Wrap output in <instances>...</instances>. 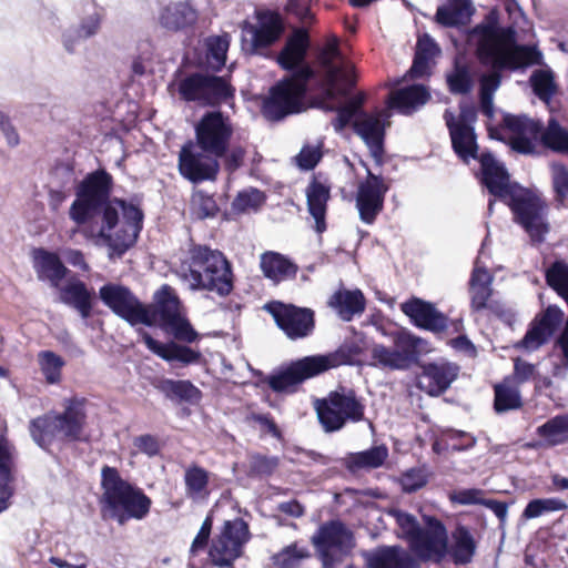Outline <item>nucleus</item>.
Here are the masks:
<instances>
[{"label":"nucleus","mask_w":568,"mask_h":568,"mask_svg":"<svg viewBox=\"0 0 568 568\" xmlns=\"http://www.w3.org/2000/svg\"><path fill=\"white\" fill-rule=\"evenodd\" d=\"M113 178L105 169L88 173L75 187L69 216L78 225L104 220L106 226H118V197H112Z\"/></svg>","instance_id":"4"},{"label":"nucleus","mask_w":568,"mask_h":568,"mask_svg":"<svg viewBox=\"0 0 568 568\" xmlns=\"http://www.w3.org/2000/svg\"><path fill=\"white\" fill-rule=\"evenodd\" d=\"M546 281L565 301L568 302V264L554 262L546 272Z\"/></svg>","instance_id":"50"},{"label":"nucleus","mask_w":568,"mask_h":568,"mask_svg":"<svg viewBox=\"0 0 568 568\" xmlns=\"http://www.w3.org/2000/svg\"><path fill=\"white\" fill-rule=\"evenodd\" d=\"M449 500L459 505H484L497 516V499L484 498V491L476 488L457 489L449 494Z\"/></svg>","instance_id":"49"},{"label":"nucleus","mask_w":568,"mask_h":568,"mask_svg":"<svg viewBox=\"0 0 568 568\" xmlns=\"http://www.w3.org/2000/svg\"><path fill=\"white\" fill-rule=\"evenodd\" d=\"M329 305L341 320L349 322L365 311L366 300L361 290H339L331 297Z\"/></svg>","instance_id":"38"},{"label":"nucleus","mask_w":568,"mask_h":568,"mask_svg":"<svg viewBox=\"0 0 568 568\" xmlns=\"http://www.w3.org/2000/svg\"><path fill=\"white\" fill-rule=\"evenodd\" d=\"M444 119L456 155L466 164L470 159L479 161L480 168L476 176L490 194L487 212L488 215H491L497 201V159L491 152H483L478 155L477 138L473 125L456 123V118L449 110L445 111Z\"/></svg>","instance_id":"10"},{"label":"nucleus","mask_w":568,"mask_h":568,"mask_svg":"<svg viewBox=\"0 0 568 568\" xmlns=\"http://www.w3.org/2000/svg\"><path fill=\"white\" fill-rule=\"evenodd\" d=\"M452 545L448 555L456 565H466L471 561L476 544L470 530L464 525H457L452 534Z\"/></svg>","instance_id":"42"},{"label":"nucleus","mask_w":568,"mask_h":568,"mask_svg":"<svg viewBox=\"0 0 568 568\" xmlns=\"http://www.w3.org/2000/svg\"><path fill=\"white\" fill-rule=\"evenodd\" d=\"M84 398L71 397L63 402V410L49 412L29 422V434L34 444L47 453L60 440L77 443L83 440L87 424Z\"/></svg>","instance_id":"7"},{"label":"nucleus","mask_w":568,"mask_h":568,"mask_svg":"<svg viewBox=\"0 0 568 568\" xmlns=\"http://www.w3.org/2000/svg\"><path fill=\"white\" fill-rule=\"evenodd\" d=\"M388 457V448L385 445L372 446L371 448L357 453H348L342 459L345 468L355 474L362 469H375L381 467Z\"/></svg>","instance_id":"40"},{"label":"nucleus","mask_w":568,"mask_h":568,"mask_svg":"<svg viewBox=\"0 0 568 568\" xmlns=\"http://www.w3.org/2000/svg\"><path fill=\"white\" fill-rule=\"evenodd\" d=\"M400 311L417 328L434 334H440L448 328V317L437 310L432 302L413 296L400 304Z\"/></svg>","instance_id":"25"},{"label":"nucleus","mask_w":568,"mask_h":568,"mask_svg":"<svg viewBox=\"0 0 568 568\" xmlns=\"http://www.w3.org/2000/svg\"><path fill=\"white\" fill-rule=\"evenodd\" d=\"M178 274L193 292L206 291L226 297L234 288L232 263L223 252L206 244L190 242Z\"/></svg>","instance_id":"3"},{"label":"nucleus","mask_w":568,"mask_h":568,"mask_svg":"<svg viewBox=\"0 0 568 568\" xmlns=\"http://www.w3.org/2000/svg\"><path fill=\"white\" fill-rule=\"evenodd\" d=\"M42 374L49 384H55L61 378V368L64 361L52 351H42L39 354Z\"/></svg>","instance_id":"53"},{"label":"nucleus","mask_w":568,"mask_h":568,"mask_svg":"<svg viewBox=\"0 0 568 568\" xmlns=\"http://www.w3.org/2000/svg\"><path fill=\"white\" fill-rule=\"evenodd\" d=\"M361 348L355 344H344L336 351L326 354H316V358H320L322 363L323 373L331 368L338 367L341 365L352 364L353 359L359 354Z\"/></svg>","instance_id":"48"},{"label":"nucleus","mask_w":568,"mask_h":568,"mask_svg":"<svg viewBox=\"0 0 568 568\" xmlns=\"http://www.w3.org/2000/svg\"><path fill=\"white\" fill-rule=\"evenodd\" d=\"M248 525L242 518L226 520L221 534L213 540L209 557L219 568H234L233 562L243 554V546L250 540Z\"/></svg>","instance_id":"17"},{"label":"nucleus","mask_w":568,"mask_h":568,"mask_svg":"<svg viewBox=\"0 0 568 568\" xmlns=\"http://www.w3.org/2000/svg\"><path fill=\"white\" fill-rule=\"evenodd\" d=\"M366 179L359 182L356 192V209L362 222L373 224L383 211L385 195L389 186L379 174L373 173L366 165Z\"/></svg>","instance_id":"24"},{"label":"nucleus","mask_w":568,"mask_h":568,"mask_svg":"<svg viewBox=\"0 0 568 568\" xmlns=\"http://www.w3.org/2000/svg\"><path fill=\"white\" fill-rule=\"evenodd\" d=\"M101 488L100 504L104 518L123 526L131 519L142 520L149 515L151 498L141 488L123 479L115 467H102Z\"/></svg>","instance_id":"6"},{"label":"nucleus","mask_w":568,"mask_h":568,"mask_svg":"<svg viewBox=\"0 0 568 568\" xmlns=\"http://www.w3.org/2000/svg\"><path fill=\"white\" fill-rule=\"evenodd\" d=\"M519 385L514 378H504L499 384V413L509 409H517L521 406Z\"/></svg>","instance_id":"52"},{"label":"nucleus","mask_w":568,"mask_h":568,"mask_svg":"<svg viewBox=\"0 0 568 568\" xmlns=\"http://www.w3.org/2000/svg\"><path fill=\"white\" fill-rule=\"evenodd\" d=\"M260 267L263 275L274 283L295 278L298 266L287 256L267 251L261 255Z\"/></svg>","instance_id":"34"},{"label":"nucleus","mask_w":568,"mask_h":568,"mask_svg":"<svg viewBox=\"0 0 568 568\" xmlns=\"http://www.w3.org/2000/svg\"><path fill=\"white\" fill-rule=\"evenodd\" d=\"M315 408L318 422L327 433L342 429L347 422L363 420L365 413V405L355 390L343 386L317 399Z\"/></svg>","instance_id":"11"},{"label":"nucleus","mask_w":568,"mask_h":568,"mask_svg":"<svg viewBox=\"0 0 568 568\" xmlns=\"http://www.w3.org/2000/svg\"><path fill=\"white\" fill-rule=\"evenodd\" d=\"M179 94L186 102L215 108L234 98L235 89L225 77L195 71L179 83Z\"/></svg>","instance_id":"12"},{"label":"nucleus","mask_w":568,"mask_h":568,"mask_svg":"<svg viewBox=\"0 0 568 568\" xmlns=\"http://www.w3.org/2000/svg\"><path fill=\"white\" fill-rule=\"evenodd\" d=\"M34 268L38 278L48 280L53 287H58L69 272L58 254L44 248L34 250Z\"/></svg>","instance_id":"35"},{"label":"nucleus","mask_w":568,"mask_h":568,"mask_svg":"<svg viewBox=\"0 0 568 568\" xmlns=\"http://www.w3.org/2000/svg\"><path fill=\"white\" fill-rule=\"evenodd\" d=\"M194 205L196 206V215L201 220L214 217L220 211L213 196L203 192L196 194Z\"/></svg>","instance_id":"63"},{"label":"nucleus","mask_w":568,"mask_h":568,"mask_svg":"<svg viewBox=\"0 0 568 568\" xmlns=\"http://www.w3.org/2000/svg\"><path fill=\"white\" fill-rule=\"evenodd\" d=\"M392 342L393 348L383 344L373 345L371 351L374 359L373 366L390 371H407L413 365L418 364L423 346L427 344L425 339L407 329L393 333Z\"/></svg>","instance_id":"13"},{"label":"nucleus","mask_w":568,"mask_h":568,"mask_svg":"<svg viewBox=\"0 0 568 568\" xmlns=\"http://www.w3.org/2000/svg\"><path fill=\"white\" fill-rule=\"evenodd\" d=\"M493 275L485 267L476 265L469 280L470 306L475 312L489 307L488 300L493 294Z\"/></svg>","instance_id":"41"},{"label":"nucleus","mask_w":568,"mask_h":568,"mask_svg":"<svg viewBox=\"0 0 568 568\" xmlns=\"http://www.w3.org/2000/svg\"><path fill=\"white\" fill-rule=\"evenodd\" d=\"M323 364L324 362L322 363L320 358H316V355L304 356L264 376L263 382L274 393L293 394L302 383L323 374Z\"/></svg>","instance_id":"19"},{"label":"nucleus","mask_w":568,"mask_h":568,"mask_svg":"<svg viewBox=\"0 0 568 568\" xmlns=\"http://www.w3.org/2000/svg\"><path fill=\"white\" fill-rule=\"evenodd\" d=\"M139 333L148 349L168 363L179 362L182 365H190L197 363L201 358L199 351L186 345L176 342L161 343L143 329H140Z\"/></svg>","instance_id":"29"},{"label":"nucleus","mask_w":568,"mask_h":568,"mask_svg":"<svg viewBox=\"0 0 568 568\" xmlns=\"http://www.w3.org/2000/svg\"><path fill=\"white\" fill-rule=\"evenodd\" d=\"M229 44L227 36L206 39L205 64L209 69L217 72L225 65Z\"/></svg>","instance_id":"46"},{"label":"nucleus","mask_w":568,"mask_h":568,"mask_svg":"<svg viewBox=\"0 0 568 568\" xmlns=\"http://www.w3.org/2000/svg\"><path fill=\"white\" fill-rule=\"evenodd\" d=\"M121 204L116 207L118 222L120 221V211L123 215L122 225L133 229V232L140 234L143 227L144 213L139 205L126 202L125 200L119 199Z\"/></svg>","instance_id":"55"},{"label":"nucleus","mask_w":568,"mask_h":568,"mask_svg":"<svg viewBox=\"0 0 568 568\" xmlns=\"http://www.w3.org/2000/svg\"><path fill=\"white\" fill-rule=\"evenodd\" d=\"M156 388L170 400L178 403H195L201 398L200 389L186 379L160 381Z\"/></svg>","instance_id":"43"},{"label":"nucleus","mask_w":568,"mask_h":568,"mask_svg":"<svg viewBox=\"0 0 568 568\" xmlns=\"http://www.w3.org/2000/svg\"><path fill=\"white\" fill-rule=\"evenodd\" d=\"M444 436L449 440L453 452L467 450L476 444L475 437L463 430L449 428L444 432Z\"/></svg>","instance_id":"60"},{"label":"nucleus","mask_w":568,"mask_h":568,"mask_svg":"<svg viewBox=\"0 0 568 568\" xmlns=\"http://www.w3.org/2000/svg\"><path fill=\"white\" fill-rule=\"evenodd\" d=\"M388 514L395 519L397 526L402 529V537L409 544L422 527L417 518L414 515L397 508L390 509Z\"/></svg>","instance_id":"57"},{"label":"nucleus","mask_w":568,"mask_h":568,"mask_svg":"<svg viewBox=\"0 0 568 568\" xmlns=\"http://www.w3.org/2000/svg\"><path fill=\"white\" fill-rule=\"evenodd\" d=\"M425 528L409 542V549L422 561L442 562L448 555V535L445 525L433 516H425Z\"/></svg>","instance_id":"21"},{"label":"nucleus","mask_w":568,"mask_h":568,"mask_svg":"<svg viewBox=\"0 0 568 568\" xmlns=\"http://www.w3.org/2000/svg\"><path fill=\"white\" fill-rule=\"evenodd\" d=\"M162 329L172 335L176 341L184 343H193L199 337L197 332L193 328L189 320L183 316H180L176 321L168 324Z\"/></svg>","instance_id":"58"},{"label":"nucleus","mask_w":568,"mask_h":568,"mask_svg":"<svg viewBox=\"0 0 568 568\" xmlns=\"http://www.w3.org/2000/svg\"><path fill=\"white\" fill-rule=\"evenodd\" d=\"M551 173L557 196L561 201L568 200V169L561 163H554Z\"/></svg>","instance_id":"61"},{"label":"nucleus","mask_w":568,"mask_h":568,"mask_svg":"<svg viewBox=\"0 0 568 568\" xmlns=\"http://www.w3.org/2000/svg\"><path fill=\"white\" fill-rule=\"evenodd\" d=\"M197 19L196 10L186 1L171 2L163 7L159 13V22L168 31H180Z\"/></svg>","instance_id":"33"},{"label":"nucleus","mask_w":568,"mask_h":568,"mask_svg":"<svg viewBox=\"0 0 568 568\" xmlns=\"http://www.w3.org/2000/svg\"><path fill=\"white\" fill-rule=\"evenodd\" d=\"M263 308L291 341L307 338L315 329V312L310 307H302L282 301H271Z\"/></svg>","instance_id":"16"},{"label":"nucleus","mask_w":568,"mask_h":568,"mask_svg":"<svg viewBox=\"0 0 568 568\" xmlns=\"http://www.w3.org/2000/svg\"><path fill=\"white\" fill-rule=\"evenodd\" d=\"M155 308L151 311L154 316V325L158 323L161 328L176 321L181 315L180 300L174 290L169 285H163L154 296Z\"/></svg>","instance_id":"36"},{"label":"nucleus","mask_w":568,"mask_h":568,"mask_svg":"<svg viewBox=\"0 0 568 568\" xmlns=\"http://www.w3.org/2000/svg\"><path fill=\"white\" fill-rule=\"evenodd\" d=\"M474 12L471 0H448L437 8L435 20L446 28L466 26Z\"/></svg>","instance_id":"37"},{"label":"nucleus","mask_w":568,"mask_h":568,"mask_svg":"<svg viewBox=\"0 0 568 568\" xmlns=\"http://www.w3.org/2000/svg\"><path fill=\"white\" fill-rule=\"evenodd\" d=\"M210 473L201 466L192 465L184 473L186 496L192 499L205 498L209 495L207 486Z\"/></svg>","instance_id":"44"},{"label":"nucleus","mask_w":568,"mask_h":568,"mask_svg":"<svg viewBox=\"0 0 568 568\" xmlns=\"http://www.w3.org/2000/svg\"><path fill=\"white\" fill-rule=\"evenodd\" d=\"M98 224L100 225L98 236L102 239L109 247L110 260L121 258L123 254L136 243L139 234L133 232V229L121 224L112 234L111 231L116 226H106L104 220L99 221Z\"/></svg>","instance_id":"31"},{"label":"nucleus","mask_w":568,"mask_h":568,"mask_svg":"<svg viewBox=\"0 0 568 568\" xmlns=\"http://www.w3.org/2000/svg\"><path fill=\"white\" fill-rule=\"evenodd\" d=\"M499 201L505 202L515 215V220L524 227L530 240L541 243L549 232L547 206L528 189H524L510 176L499 163Z\"/></svg>","instance_id":"8"},{"label":"nucleus","mask_w":568,"mask_h":568,"mask_svg":"<svg viewBox=\"0 0 568 568\" xmlns=\"http://www.w3.org/2000/svg\"><path fill=\"white\" fill-rule=\"evenodd\" d=\"M566 508L567 504L559 498L534 499L526 506L523 517L525 519H534L545 514L564 510Z\"/></svg>","instance_id":"51"},{"label":"nucleus","mask_w":568,"mask_h":568,"mask_svg":"<svg viewBox=\"0 0 568 568\" xmlns=\"http://www.w3.org/2000/svg\"><path fill=\"white\" fill-rule=\"evenodd\" d=\"M539 436L551 445H559L568 442V413L558 415L537 428Z\"/></svg>","instance_id":"47"},{"label":"nucleus","mask_w":568,"mask_h":568,"mask_svg":"<svg viewBox=\"0 0 568 568\" xmlns=\"http://www.w3.org/2000/svg\"><path fill=\"white\" fill-rule=\"evenodd\" d=\"M234 133L232 121L221 110L206 111L194 125L197 149L222 156L231 143Z\"/></svg>","instance_id":"15"},{"label":"nucleus","mask_w":568,"mask_h":568,"mask_svg":"<svg viewBox=\"0 0 568 568\" xmlns=\"http://www.w3.org/2000/svg\"><path fill=\"white\" fill-rule=\"evenodd\" d=\"M420 368L418 386L433 397L444 394L458 377L460 369L457 364L447 361L424 363Z\"/></svg>","instance_id":"26"},{"label":"nucleus","mask_w":568,"mask_h":568,"mask_svg":"<svg viewBox=\"0 0 568 568\" xmlns=\"http://www.w3.org/2000/svg\"><path fill=\"white\" fill-rule=\"evenodd\" d=\"M446 82L449 92L453 94L465 95L471 92L474 79L469 67L456 60L452 72L446 74Z\"/></svg>","instance_id":"45"},{"label":"nucleus","mask_w":568,"mask_h":568,"mask_svg":"<svg viewBox=\"0 0 568 568\" xmlns=\"http://www.w3.org/2000/svg\"><path fill=\"white\" fill-rule=\"evenodd\" d=\"M265 202V195L257 189L243 191L233 201V209L237 212H246L250 209L257 210Z\"/></svg>","instance_id":"59"},{"label":"nucleus","mask_w":568,"mask_h":568,"mask_svg":"<svg viewBox=\"0 0 568 568\" xmlns=\"http://www.w3.org/2000/svg\"><path fill=\"white\" fill-rule=\"evenodd\" d=\"M499 141L525 155L538 154L539 142L554 152L568 154V130L555 118H550L544 129L540 121L505 114L503 125L499 124Z\"/></svg>","instance_id":"5"},{"label":"nucleus","mask_w":568,"mask_h":568,"mask_svg":"<svg viewBox=\"0 0 568 568\" xmlns=\"http://www.w3.org/2000/svg\"><path fill=\"white\" fill-rule=\"evenodd\" d=\"M310 557L308 550L291 544L273 556V562L278 568H296L302 559Z\"/></svg>","instance_id":"54"},{"label":"nucleus","mask_w":568,"mask_h":568,"mask_svg":"<svg viewBox=\"0 0 568 568\" xmlns=\"http://www.w3.org/2000/svg\"><path fill=\"white\" fill-rule=\"evenodd\" d=\"M564 321V312L556 305H549L536 316L519 346L528 352L546 344Z\"/></svg>","instance_id":"27"},{"label":"nucleus","mask_w":568,"mask_h":568,"mask_svg":"<svg viewBox=\"0 0 568 568\" xmlns=\"http://www.w3.org/2000/svg\"><path fill=\"white\" fill-rule=\"evenodd\" d=\"M429 99L428 89L423 84L414 83L393 91L387 100V106L403 115H410Z\"/></svg>","instance_id":"30"},{"label":"nucleus","mask_w":568,"mask_h":568,"mask_svg":"<svg viewBox=\"0 0 568 568\" xmlns=\"http://www.w3.org/2000/svg\"><path fill=\"white\" fill-rule=\"evenodd\" d=\"M367 568H420L419 561L402 546H379L364 555Z\"/></svg>","instance_id":"28"},{"label":"nucleus","mask_w":568,"mask_h":568,"mask_svg":"<svg viewBox=\"0 0 568 568\" xmlns=\"http://www.w3.org/2000/svg\"><path fill=\"white\" fill-rule=\"evenodd\" d=\"M310 43L307 29L294 28L278 52L276 62L288 75L271 87L263 100L261 112L266 120L278 122L305 111L306 97L311 91L327 100L336 98L342 69L334 62V58L339 55V50L333 47L331 57L323 53L320 59L322 71H316L306 62Z\"/></svg>","instance_id":"1"},{"label":"nucleus","mask_w":568,"mask_h":568,"mask_svg":"<svg viewBox=\"0 0 568 568\" xmlns=\"http://www.w3.org/2000/svg\"><path fill=\"white\" fill-rule=\"evenodd\" d=\"M60 302L75 308L82 318L90 316L92 311V293L88 290L84 282L73 280L68 282L60 290Z\"/></svg>","instance_id":"39"},{"label":"nucleus","mask_w":568,"mask_h":568,"mask_svg":"<svg viewBox=\"0 0 568 568\" xmlns=\"http://www.w3.org/2000/svg\"><path fill=\"white\" fill-rule=\"evenodd\" d=\"M284 32L285 24L281 14L272 11L260 12L255 24L244 22L242 48L250 54H258L276 43Z\"/></svg>","instance_id":"20"},{"label":"nucleus","mask_w":568,"mask_h":568,"mask_svg":"<svg viewBox=\"0 0 568 568\" xmlns=\"http://www.w3.org/2000/svg\"><path fill=\"white\" fill-rule=\"evenodd\" d=\"M468 42L475 47L480 64L488 68L479 81V105L483 114L493 118V97L497 89V6L490 9L485 21L469 30Z\"/></svg>","instance_id":"9"},{"label":"nucleus","mask_w":568,"mask_h":568,"mask_svg":"<svg viewBox=\"0 0 568 568\" xmlns=\"http://www.w3.org/2000/svg\"><path fill=\"white\" fill-rule=\"evenodd\" d=\"M312 542L324 568L335 566L336 558L333 551H337L339 555H348L355 547L353 531L339 519H332L322 524L312 536Z\"/></svg>","instance_id":"18"},{"label":"nucleus","mask_w":568,"mask_h":568,"mask_svg":"<svg viewBox=\"0 0 568 568\" xmlns=\"http://www.w3.org/2000/svg\"><path fill=\"white\" fill-rule=\"evenodd\" d=\"M280 465L277 456H266L262 454H254L250 458V476L252 477H268Z\"/></svg>","instance_id":"56"},{"label":"nucleus","mask_w":568,"mask_h":568,"mask_svg":"<svg viewBox=\"0 0 568 568\" xmlns=\"http://www.w3.org/2000/svg\"><path fill=\"white\" fill-rule=\"evenodd\" d=\"M286 10L295 16L304 26L314 21V14L311 11V0H288Z\"/></svg>","instance_id":"64"},{"label":"nucleus","mask_w":568,"mask_h":568,"mask_svg":"<svg viewBox=\"0 0 568 568\" xmlns=\"http://www.w3.org/2000/svg\"><path fill=\"white\" fill-rule=\"evenodd\" d=\"M322 159V152L318 146L305 145L296 155V165L304 171L313 170Z\"/></svg>","instance_id":"62"},{"label":"nucleus","mask_w":568,"mask_h":568,"mask_svg":"<svg viewBox=\"0 0 568 568\" xmlns=\"http://www.w3.org/2000/svg\"><path fill=\"white\" fill-rule=\"evenodd\" d=\"M220 156L204 152L187 141L181 148L179 154L180 174L194 184L204 181H214L220 171Z\"/></svg>","instance_id":"23"},{"label":"nucleus","mask_w":568,"mask_h":568,"mask_svg":"<svg viewBox=\"0 0 568 568\" xmlns=\"http://www.w3.org/2000/svg\"><path fill=\"white\" fill-rule=\"evenodd\" d=\"M99 298L116 316L124 320L131 326L143 324L154 326V316L151 310L144 305L132 291L121 284L106 283L99 290Z\"/></svg>","instance_id":"14"},{"label":"nucleus","mask_w":568,"mask_h":568,"mask_svg":"<svg viewBox=\"0 0 568 568\" xmlns=\"http://www.w3.org/2000/svg\"><path fill=\"white\" fill-rule=\"evenodd\" d=\"M390 112L377 110L375 113L363 112L353 121L354 132L363 140L377 166L383 165L385 154L386 128L390 125Z\"/></svg>","instance_id":"22"},{"label":"nucleus","mask_w":568,"mask_h":568,"mask_svg":"<svg viewBox=\"0 0 568 568\" xmlns=\"http://www.w3.org/2000/svg\"><path fill=\"white\" fill-rule=\"evenodd\" d=\"M331 197V187L315 176L306 189V202L308 213L315 220V231L322 234L326 230V209Z\"/></svg>","instance_id":"32"},{"label":"nucleus","mask_w":568,"mask_h":568,"mask_svg":"<svg viewBox=\"0 0 568 568\" xmlns=\"http://www.w3.org/2000/svg\"><path fill=\"white\" fill-rule=\"evenodd\" d=\"M503 3L509 24H499V72L505 69L524 72L534 65L541 67L531 73L529 83L535 95L549 103L557 91L555 73L545 63L537 45L516 43L520 39L519 33L528 30V21L515 0H503Z\"/></svg>","instance_id":"2"}]
</instances>
